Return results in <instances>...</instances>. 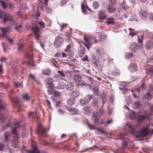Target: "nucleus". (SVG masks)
Returning a JSON list of instances; mask_svg holds the SVG:
<instances>
[{
  "instance_id": "obj_1",
  "label": "nucleus",
  "mask_w": 153,
  "mask_h": 153,
  "mask_svg": "<svg viewBox=\"0 0 153 153\" xmlns=\"http://www.w3.org/2000/svg\"><path fill=\"white\" fill-rule=\"evenodd\" d=\"M45 25L43 22L37 21L36 24L32 27L31 29L34 34V38L37 40L39 39L42 30L45 28Z\"/></svg>"
},
{
  "instance_id": "obj_2",
  "label": "nucleus",
  "mask_w": 153,
  "mask_h": 153,
  "mask_svg": "<svg viewBox=\"0 0 153 153\" xmlns=\"http://www.w3.org/2000/svg\"><path fill=\"white\" fill-rule=\"evenodd\" d=\"M3 18H4L3 22L4 23H5L8 21L12 22L13 21V18L11 16L4 12L0 13V18L2 19Z\"/></svg>"
},
{
  "instance_id": "obj_3",
  "label": "nucleus",
  "mask_w": 153,
  "mask_h": 153,
  "mask_svg": "<svg viewBox=\"0 0 153 153\" xmlns=\"http://www.w3.org/2000/svg\"><path fill=\"white\" fill-rule=\"evenodd\" d=\"M48 130L44 128L41 123L38 125V128L36 130V133L37 134L43 135L45 134Z\"/></svg>"
},
{
  "instance_id": "obj_4",
  "label": "nucleus",
  "mask_w": 153,
  "mask_h": 153,
  "mask_svg": "<svg viewBox=\"0 0 153 153\" xmlns=\"http://www.w3.org/2000/svg\"><path fill=\"white\" fill-rule=\"evenodd\" d=\"M63 41V38L60 36H57L55 39L54 45L56 47H59L61 45Z\"/></svg>"
},
{
  "instance_id": "obj_5",
  "label": "nucleus",
  "mask_w": 153,
  "mask_h": 153,
  "mask_svg": "<svg viewBox=\"0 0 153 153\" xmlns=\"http://www.w3.org/2000/svg\"><path fill=\"white\" fill-rule=\"evenodd\" d=\"M152 115V114H148V113H146L144 115H139L137 119L138 121L141 122L149 118V117Z\"/></svg>"
},
{
  "instance_id": "obj_6",
  "label": "nucleus",
  "mask_w": 153,
  "mask_h": 153,
  "mask_svg": "<svg viewBox=\"0 0 153 153\" xmlns=\"http://www.w3.org/2000/svg\"><path fill=\"white\" fill-rule=\"evenodd\" d=\"M150 129L149 127H147L140 131L138 133V137H143L146 136L149 133Z\"/></svg>"
},
{
  "instance_id": "obj_7",
  "label": "nucleus",
  "mask_w": 153,
  "mask_h": 153,
  "mask_svg": "<svg viewBox=\"0 0 153 153\" xmlns=\"http://www.w3.org/2000/svg\"><path fill=\"white\" fill-rule=\"evenodd\" d=\"M0 30H1V34H0V36L2 38H5L7 36V33H8L9 30V27H0Z\"/></svg>"
},
{
  "instance_id": "obj_8",
  "label": "nucleus",
  "mask_w": 153,
  "mask_h": 153,
  "mask_svg": "<svg viewBox=\"0 0 153 153\" xmlns=\"http://www.w3.org/2000/svg\"><path fill=\"white\" fill-rule=\"evenodd\" d=\"M47 88H51L54 87L53 84V80L51 78H47L44 79Z\"/></svg>"
},
{
  "instance_id": "obj_9",
  "label": "nucleus",
  "mask_w": 153,
  "mask_h": 153,
  "mask_svg": "<svg viewBox=\"0 0 153 153\" xmlns=\"http://www.w3.org/2000/svg\"><path fill=\"white\" fill-rule=\"evenodd\" d=\"M5 106L4 102L0 99V111L5 109ZM0 120L2 121L4 120L3 116L1 114H0Z\"/></svg>"
},
{
  "instance_id": "obj_10",
  "label": "nucleus",
  "mask_w": 153,
  "mask_h": 153,
  "mask_svg": "<svg viewBox=\"0 0 153 153\" xmlns=\"http://www.w3.org/2000/svg\"><path fill=\"white\" fill-rule=\"evenodd\" d=\"M12 101L14 105H16L18 108V111L19 112L21 108L20 107L19 99L17 97L13 98L12 99Z\"/></svg>"
},
{
  "instance_id": "obj_11",
  "label": "nucleus",
  "mask_w": 153,
  "mask_h": 153,
  "mask_svg": "<svg viewBox=\"0 0 153 153\" xmlns=\"http://www.w3.org/2000/svg\"><path fill=\"white\" fill-rule=\"evenodd\" d=\"M84 39L86 43H84V44L85 46L87 48V49L88 50H89V46H91L92 44L91 41V39L88 37L84 36Z\"/></svg>"
},
{
  "instance_id": "obj_12",
  "label": "nucleus",
  "mask_w": 153,
  "mask_h": 153,
  "mask_svg": "<svg viewBox=\"0 0 153 153\" xmlns=\"http://www.w3.org/2000/svg\"><path fill=\"white\" fill-rule=\"evenodd\" d=\"M13 133L14 134V136L13 139L12 141L13 143V146L15 148H16L18 147L17 146L18 143V137L16 133Z\"/></svg>"
},
{
  "instance_id": "obj_13",
  "label": "nucleus",
  "mask_w": 153,
  "mask_h": 153,
  "mask_svg": "<svg viewBox=\"0 0 153 153\" xmlns=\"http://www.w3.org/2000/svg\"><path fill=\"white\" fill-rule=\"evenodd\" d=\"M66 109L68 111L69 113L71 115H75L77 114V110L74 108H71L67 106L65 107Z\"/></svg>"
},
{
  "instance_id": "obj_14",
  "label": "nucleus",
  "mask_w": 153,
  "mask_h": 153,
  "mask_svg": "<svg viewBox=\"0 0 153 153\" xmlns=\"http://www.w3.org/2000/svg\"><path fill=\"white\" fill-rule=\"evenodd\" d=\"M139 15L140 17L142 19H145L148 16L147 12L146 11L141 9L139 11Z\"/></svg>"
},
{
  "instance_id": "obj_15",
  "label": "nucleus",
  "mask_w": 153,
  "mask_h": 153,
  "mask_svg": "<svg viewBox=\"0 0 153 153\" xmlns=\"http://www.w3.org/2000/svg\"><path fill=\"white\" fill-rule=\"evenodd\" d=\"M146 48L149 50L152 48L153 47V42L151 40L148 41L145 45Z\"/></svg>"
},
{
  "instance_id": "obj_16",
  "label": "nucleus",
  "mask_w": 153,
  "mask_h": 153,
  "mask_svg": "<svg viewBox=\"0 0 153 153\" xmlns=\"http://www.w3.org/2000/svg\"><path fill=\"white\" fill-rule=\"evenodd\" d=\"M84 113L86 115H89L92 112V109L91 107H85L83 108Z\"/></svg>"
},
{
  "instance_id": "obj_17",
  "label": "nucleus",
  "mask_w": 153,
  "mask_h": 153,
  "mask_svg": "<svg viewBox=\"0 0 153 153\" xmlns=\"http://www.w3.org/2000/svg\"><path fill=\"white\" fill-rule=\"evenodd\" d=\"M65 83L63 82H59L58 84L57 85L56 87H54L55 88L58 89H63L66 86Z\"/></svg>"
},
{
  "instance_id": "obj_18",
  "label": "nucleus",
  "mask_w": 153,
  "mask_h": 153,
  "mask_svg": "<svg viewBox=\"0 0 153 153\" xmlns=\"http://www.w3.org/2000/svg\"><path fill=\"white\" fill-rule=\"evenodd\" d=\"M116 10V7L112 5L109 4L108 8V12L109 13H114Z\"/></svg>"
},
{
  "instance_id": "obj_19",
  "label": "nucleus",
  "mask_w": 153,
  "mask_h": 153,
  "mask_svg": "<svg viewBox=\"0 0 153 153\" xmlns=\"http://www.w3.org/2000/svg\"><path fill=\"white\" fill-rule=\"evenodd\" d=\"M137 68V65L135 64L132 63L128 67L129 70L131 72H134L136 71Z\"/></svg>"
},
{
  "instance_id": "obj_20",
  "label": "nucleus",
  "mask_w": 153,
  "mask_h": 153,
  "mask_svg": "<svg viewBox=\"0 0 153 153\" xmlns=\"http://www.w3.org/2000/svg\"><path fill=\"white\" fill-rule=\"evenodd\" d=\"M138 48V46L135 43L131 44L129 47L130 50L132 51H135L137 50Z\"/></svg>"
},
{
  "instance_id": "obj_21",
  "label": "nucleus",
  "mask_w": 153,
  "mask_h": 153,
  "mask_svg": "<svg viewBox=\"0 0 153 153\" xmlns=\"http://www.w3.org/2000/svg\"><path fill=\"white\" fill-rule=\"evenodd\" d=\"M8 147L6 145L1 143L0 144V150L1 151H4L6 152L7 151Z\"/></svg>"
},
{
  "instance_id": "obj_22",
  "label": "nucleus",
  "mask_w": 153,
  "mask_h": 153,
  "mask_svg": "<svg viewBox=\"0 0 153 153\" xmlns=\"http://www.w3.org/2000/svg\"><path fill=\"white\" fill-rule=\"evenodd\" d=\"M74 87V85L72 82H69L66 85V89L69 91H71L73 89Z\"/></svg>"
},
{
  "instance_id": "obj_23",
  "label": "nucleus",
  "mask_w": 153,
  "mask_h": 153,
  "mask_svg": "<svg viewBox=\"0 0 153 153\" xmlns=\"http://www.w3.org/2000/svg\"><path fill=\"white\" fill-rule=\"evenodd\" d=\"M98 113L97 112H94L92 114V119L95 122H97L98 120Z\"/></svg>"
},
{
  "instance_id": "obj_24",
  "label": "nucleus",
  "mask_w": 153,
  "mask_h": 153,
  "mask_svg": "<svg viewBox=\"0 0 153 153\" xmlns=\"http://www.w3.org/2000/svg\"><path fill=\"white\" fill-rule=\"evenodd\" d=\"M10 134L9 132H6L4 133V141L5 142L8 143L9 141V137Z\"/></svg>"
},
{
  "instance_id": "obj_25",
  "label": "nucleus",
  "mask_w": 153,
  "mask_h": 153,
  "mask_svg": "<svg viewBox=\"0 0 153 153\" xmlns=\"http://www.w3.org/2000/svg\"><path fill=\"white\" fill-rule=\"evenodd\" d=\"M20 126V125L19 123L17 122H15L14 124V127L12 129V131L13 133H16V129L19 127Z\"/></svg>"
},
{
  "instance_id": "obj_26",
  "label": "nucleus",
  "mask_w": 153,
  "mask_h": 153,
  "mask_svg": "<svg viewBox=\"0 0 153 153\" xmlns=\"http://www.w3.org/2000/svg\"><path fill=\"white\" fill-rule=\"evenodd\" d=\"M106 23L108 25L109 24L115 25V23L114 22V19L112 18H109L107 19V21L106 22Z\"/></svg>"
},
{
  "instance_id": "obj_27",
  "label": "nucleus",
  "mask_w": 153,
  "mask_h": 153,
  "mask_svg": "<svg viewBox=\"0 0 153 153\" xmlns=\"http://www.w3.org/2000/svg\"><path fill=\"white\" fill-rule=\"evenodd\" d=\"M74 98L72 97L68 100L67 102L68 104L70 105H72L75 102Z\"/></svg>"
},
{
  "instance_id": "obj_28",
  "label": "nucleus",
  "mask_w": 153,
  "mask_h": 153,
  "mask_svg": "<svg viewBox=\"0 0 153 153\" xmlns=\"http://www.w3.org/2000/svg\"><path fill=\"white\" fill-rule=\"evenodd\" d=\"M22 97L23 99L26 101H28L30 99V97L28 96L27 93H25L22 94Z\"/></svg>"
},
{
  "instance_id": "obj_29",
  "label": "nucleus",
  "mask_w": 153,
  "mask_h": 153,
  "mask_svg": "<svg viewBox=\"0 0 153 153\" xmlns=\"http://www.w3.org/2000/svg\"><path fill=\"white\" fill-rule=\"evenodd\" d=\"M81 76L79 75L76 74L74 76V80L75 82H78L81 79Z\"/></svg>"
},
{
  "instance_id": "obj_30",
  "label": "nucleus",
  "mask_w": 153,
  "mask_h": 153,
  "mask_svg": "<svg viewBox=\"0 0 153 153\" xmlns=\"http://www.w3.org/2000/svg\"><path fill=\"white\" fill-rule=\"evenodd\" d=\"M152 73H153V66H151L146 70V73L148 74H151Z\"/></svg>"
},
{
  "instance_id": "obj_31",
  "label": "nucleus",
  "mask_w": 153,
  "mask_h": 153,
  "mask_svg": "<svg viewBox=\"0 0 153 153\" xmlns=\"http://www.w3.org/2000/svg\"><path fill=\"white\" fill-rule=\"evenodd\" d=\"M78 92L76 90H74L72 91L71 94V97L74 98L77 97L79 96Z\"/></svg>"
},
{
  "instance_id": "obj_32",
  "label": "nucleus",
  "mask_w": 153,
  "mask_h": 153,
  "mask_svg": "<svg viewBox=\"0 0 153 153\" xmlns=\"http://www.w3.org/2000/svg\"><path fill=\"white\" fill-rule=\"evenodd\" d=\"M98 17L100 19H105V17L104 12L103 11H100Z\"/></svg>"
},
{
  "instance_id": "obj_33",
  "label": "nucleus",
  "mask_w": 153,
  "mask_h": 153,
  "mask_svg": "<svg viewBox=\"0 0 153 153\" xmlns=\"http://www.w3.org/2000/svg\"><path fill=\"white\" fill-rule=\"evenodd\" d=\"M144 97L147 100H149L152 98V96L149 92H148L144 95Z\"/></svg>"
},
{
  "instance_id": "obj_34",
  "label": "nucleus",
  "mask_w": 153,
  "mask_h": 153,
  "mask_svg": "<svg viewBox=\"0 0 153 153\" xmlns=\"http://www.w3.org/2000/svg\"><path fill=\"white\" fill-rule=\"evenodd\" d=\"M146 88L145 84L144 82H143L140 88L138 89H137L136 91H137L138 93H139L140 89L144 90Z\"/></svg>"
},
{
  "instance_id": "obj_35",
  "label": "nucleus",
  "mask_w": 153,
  "mask_h": 153,
  "mask_svg": "<svg viewBox=\"0 0 153 153\" xmlns=\"http://www.w3.org/2000/svg\"><path fill=\"white\" fill-rule=\"evenodd\" d=\"M0 3L2 7L4 9H5L7 7V4L4 1L0 0Z\"/></svg>"
},
{
  "instance_id": "obj_36",
  "label": "nucleus",
  "mask_w": 153,
  "mask_h": 153,
  "mask_svg": "<svg viewBox=\"0 0 153 153\" xmlns=\"http://www.w3.org/2000/svg\"><path fill=\"white\" fill-rule=\"evenodd\" d=\"M14 86L15 88H17L18 87L22 88V83L17 82H14Z\"/></svg>"
},
{
  "instance_id": "obj_37",
  "label": "nucleus",
  "mask_w": 153,
  "mask_h": 153,
  "mask_svg": "<svg viewBox=\"0 0 153 153\" xmlns=\"http://www.w3.org/2000/svg\"><path fill=\"white\" fill-rule=\"evenodd\" d=\"M65 78H70L72 76V75L71 72L69 71L65 72Z\"/></svg>"
},
{
  "instance_id": "obj_38",
  "label": "nucleus",
  "mask_w": 153,
  "mask_h": 153,
  "mask_svg": "<svg viewBox=\"0 0 153 153\" xmlns=\"http://www.w3.org/2000/svg\"><path fill=\"white\" fill-rule=\"evenodd\" d=\"M25 57L27 58L29 60L32 61L33 59V56L32 54V55H30L28 53H26Z\"/></svg>"
},
{
  "instance_id": "obj_39",
  "label": "nucleus",
  "mask_w": 153,
  "mask_h": 153,
  "mask_svg": "<svg viewBox=\"0 0 153 153\" xmlns=\"http://www.w3.org/2000/svg\"><path fill=\"white\" fill-rule=\"evenodd\" d=\"M54 96L57 97H60L61 96V93L57 91H55L53 93Z\"/></svg>"
},
{
  "instance_id": "obj_40",
  "label": "nucleus",
  "mask_w": 153,
  "mask_h": 153,
  "mask_svg": "<svg viewBox=\"0 0 153 153\" xmlns=\"http://www.w3.org/2000/svg\"><path fill=\"white\" fill-rule=\"evenodd\" d=\"M93 98L92 96L90 95H88L85 97V100L86 101L88 102Z\"/></svg>"
},
{
  "instance_id": "obj_41",
  "label": "nucleus",
  "mask_w": 153,
  "mask_h": 153,
  "mask_svg": "<svg viewBox=\"0 0 153 153\" xmlns=\"http://www.w3.org/2000/svg\"><path fill=\"white\" fill-rule=\"evenodd\" d=\"M133 105L135 108H138L140 106V104L139 101H136L133 104Z\"/></svg>"
},
{
  "instance_id": "obj_42",
  "label": "nucleus",
  "mask_w": 153,
  "mask_h": 153,
  "mask_svg": "<svg viewBox=\"0 0 153 153\" xmlns=\"http://www.w3.org/2000/svg\"><path fill=\"white\" fill-rule=\"evenodd\" d=\"M128 84V83L126 82H122L120 84V87L121 88H125V87L127 86Z\"/></svg>"
},
{
  "instance_id": "obj_43",
  "label": "nucleus",
  "mask_w": 153,
  "mask_h": 153,
  "mask_svg": "<svg viewBox=\"0 0 153 153\" xmlns=\"http://www.w3.org/2000/svg\"><path fill=\"white\" fill-rule=\"evenodd\" d=\"M93 7L94 9H96L99 7V3L97 1L94 2L92 4Z\"/></svg>"
},
{
  "instance_id": "obj_44",
  "label": "nucleus",
  "mask_w": 153,
  "mask_h": 153,
  "mask_svg": "<svg viewBox=\"0 0 153 153\" xmlns=\"http://www.w3.org/2000/svg\"><path fill=\"white\" fill-rule=\"evenodd\" d=\"M58 73L59 74V76L61 77L62 79L65 78V73H64L62 71H58Z\"/></svg>"
},
{
  "instance_id": "obj_45",
  "label": "nucleus",
  "mask_w": 153,
  "mask_h": 153,
  "mask_svg": "<svg viewBox=\"0 0 153 153\" xmlns=\"http://www.w3.org/2000/svg\"><path fill=\"white\" fill-rule=\"evenodd\" d=\"M97 129L98 131L100 132L102 134H107L106 132L104 130L103 128H97Z\"/></svg>"
},
{
  "instance_id": "obj_46",
  "label": "nucleus",
  "mask_w": 153,
  "mask_h": 153,
  "mask_svg": "<svg viewBox=\"0 0 153 153\" xmlns=\"http://www.w3.org/2000/svg\"><path fill=\"white\" fill-rule=\"evenodd\" d=\"M126 100L128 104H130L132 102L131 99L130 97H127L126 98Z\"/></svg>"
},
{
  "instance_id": "obj_47",
  "label": "nucleus",
  "mask_w": 153,
  "mask_h": 153,
  "mask_svg": "<svg viewBox=\"0 0 153 153\" xmlns=\"http://www.w3.org/2000/svg\"><path fill=\"white\" fill-rule=\"evenodd\" d=\"M93 103L94 105L97 106H99V105L98 101L96 99H93Z\"/></svg>"
},
{
  "instance_id": "obj_48",
  "label": "nucleus",
  "mask_w": 153,
  "mask_h": 153,
  "mask_svg": "<svg viewBox=\"0 0 153 153\" xmlns=\"http://www.w3.org/2000/svg\"><path fill=\"white\" fill-rule=\"evenodd\" d=\"M94 93L95 94L98 95L99 94L98 88L97 87H95L93 90Z\"/></svg>"
},
{
  "instance_id": "obj_49",
  "label": "nucleus",
  "mask_w": 153,
  "mask_h": 153,
  "mask_svg": "<svg viewBox=\"0 0 153 153\" xmlns=\"http://www.w3.org/2000/svg\"><path fill=\"white\" fill-rule=\"evenodd\" d=\"M119 88L120 89L123 90V93L124 94H125L128 92V89L125 88H121V87H120Z\"/></svg>"
},
{
  "instance_id": "obj_50",
  "label": "nucleus",
  "mask_w": 153,
  "mask_h": 153,
  "mask_svg": "<svg viewBox=\"0 0 153 153\" xmlns=\"http://www.w3.org/2000/svg\"><path fill=\"white\" fill-rule=\"evenodd\" d=\"M48 88V90L47 91L48 94L49 95L52 94L53 91V88Z\"/></svg>"
},
{
  "instance_id": "obj_51",
  "label": "nucleus",
  "mask_w": 153,
  "mask_h": 153,
  "mask_svg": "<svg viewBox=\"0 0 153 153\" xmlns=\"http://www.w3.org/2000/svg\"><path fill=\"white\" fill-rule=\"evenodd\" d=\"M29 79H31L32 81H34L35 80V76L34 75H33L32 74H30L29 75Z\"/></svg>"
},
{
  "instance_id": "obj_52",
  "label": "nucleus",
  "mask_w": 153,
  "mask_h": 153,
  "mask_svg": "<svg viewBox=\"0 0 153 153\" xmlns=\"http://www.w3.org/2000/svg\"><path fill=\"white\" fill-rule=\"evenodd\" d=\"M88 126L89 128L91 130L97 129V128L95 127L94 125H91L90 124H88Z\"/></svg>"
},
{
  "instance_id": "obj_53",
  "label": "nucleus",
  "mask_w": 153,
  "mask_h": 153,
  "mask_svg": "<svg viewBox=\"0 0 153 153\" xmlns=\"http://www.w3.org/2000/svg\"><path fill=\"white\" fill-rule=\"evenodd\" d=\"M81 8L82 10V12L84 13H85L86 12V10L84 7V4L83 3H82L81 5Z\"/></svg>"
},
{
  "instance_id": "obj_54",
  "label": "nucleus",
  "mask_w": 153,
  "mask_h": 153,
  "mask_svg": "<svg viewBox=\"0 0 153 153\" xmlns=\"http://www.w3.org/2000/svg\"><path fill=\"white\" fill-rule=\"evenodd\" d=\"M49 72V70L45 69L42 72V74L44 75H48V73Z\"/></svg>"
},
{
  "instance_id": "obj_55",
  "label": "nucleus",
  "mask_w": 153,
  "mask_h": 153,
  "mask_svg": "<svg viewBox=\"0 0 153 153\" xmlns=\"http://www.w3.org/2000/svg\"><path fill=\"white\" fill-rule=\"evenodd\" d=\"M78 82V84L79 85H85L86 84L85 82L82 80H79V81Z\"/></svg>"
},
{
  "instance_id": "obj_56",
  "label": "nucleus",
  "mask_w": 153,
  "mask_h": 153,
  "mask_svg": "<svg viewBox=\"0 0 153 153\" xmlns=\"http://www.w3.org/2000/svg\"><path fill=\"white\" fill-rule=\"evenodd\" d=\"M143 35H140L138 37V41L140 43H142V39Z\"/></svg>"
},
{
  "instance_id": "obj_57",
  "label": "nucleus",
  "mask_w": 153,
  "mask_h": 153,
  "mask_svg": "<svg viewBox=\"0 0 153 153\" xmlns=\"http://www.w3.org/2000/svg\"><path fill=\"white\" fill-rule=\"evenodd\" d=\"M100 38L99 40L100 41H102L103 39H104L106 38V36L105 34H102L100 36Z\"/></svg>"
},
{
  "instance_id": "obj_58",
  "label": "nucleus",
  "mask_w": 153,
  "mask_h": 153,
  "mask_svg": "<svg viewBox=\"0 0 153 153\" xmlns=\"http://www.w3.org/2000/svg\"><path fill=\"white\" fill-rule=\"evenodd\" d=\"M26 153H39V152L36 150H27Z\"/></svg>"
},
{
  "instance_id": "obj_59",
  "label": "nucleus",
  "mask_w": 153,
  "mask_h": 153,
  "mask_svg": "<svg viewBox=\"0 0 153 153\" xmlns=\"http://www.w3.org/2000/svg\"><path fill=\"white\" fill-rule=\"evenodd\" d=\"M110 1L111 2V4H110V5L114 6L117 3V1L116 0H110Z\"/></svg>"
},
{
  "instance_id": "obj_60",
  "label": "nucleus",
  "mask_w": 153,
  "mask_h": 153,
  "mask_svg": "<svg viewBox=\"0 0 153 153\" xmlns=\"http://www.w3.org/2000/svg\"><path fill=\"white\" fill-rule=\"evenodd\" d=\"M73 71L74 72H76V73H79V70L78 69V68H76L75 67H73L72 68Z\"/></svg>"
},
{
  "instance_id": "obj_61",
  "label": "nucleus",
  "mask_w": 153,
  "mask_h": 153,
  "mask_svg": "<svg viewBox=\"0 0 153 153\" xmlns=\"http://www.w3.org/2000/svg\"><path fill=\"white\" fill-rule=\"evenodd\" d=\"M34 115L35 114L34 112H30L29 113L28 117L29 118L31 117L33 118Z\"/></svg>"
},
{
  "instance_id": "obj_62",
  "label": "nucleus",
  "mask_w": 153,
  "mask_h": 153,
  "mask_svg": "<svg viewBox=\"0 0 153 153\" xmlns=\"http://www.w3.org/2000/svg\"><path fill=\"white\" fill-rule=\"evenodd\" d=\"M7 40L9 42L12 44H13V40L11 39L8 36H7V37H5Z\"/></svg>"
},
{
  "instance_id": "obj_63",
  "label": "nucleus",
  "mask_w": 153,
  "mask_h": 153,
  "mask_svg": "<svg viewBox=\"0 0 153 153\" xmlns=\"http://www.w3.org/2000/svg\"><path fill=\"white\" fill-rule=\"evenodd\" d=\"M71 44H69L67 45L66 48L65 49V51H69L71 49Z\"/></svg>"
},
{
  "instance_id": "obj_64",
  "label": "nucleus",
  "mask_w": 153,
  "mask_h": 153,
  "mask_svg": "<svg viewBox=\"0 0 153 153\" xmlns=\"http://www.w3.org/2000/svg\"><path fill=\"white\" fill-rule=\"evenodd\" d=\"M85 48H81L79 50V52L82 54L85 53Z\"/></svg>"
}]
</instances>
